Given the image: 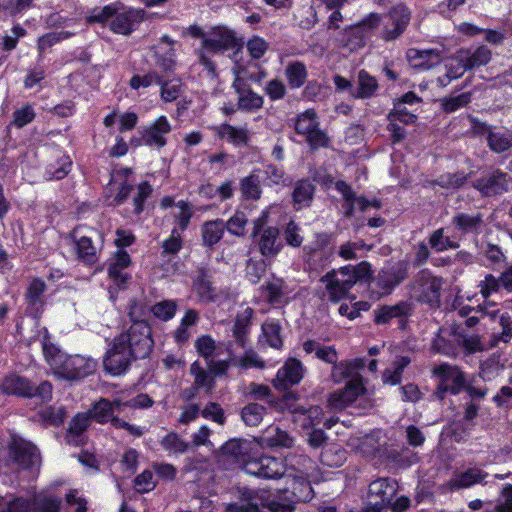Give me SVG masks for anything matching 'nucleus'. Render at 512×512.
I'll return each mask as SVG.
<instances>
[{
	"label": "nucleus",
	"instance_id": "1",
	"mask_svg": "<svg viewBox=\"0 0 512 512\" xmlns=\"http://www.w3.org/2000/svg\"><path fill=\"white\" fill-rule=\"evenodd\" d=\"M140 334L139 339L123 332L114 338L103 361L108 373L114 376L121 375L134 360L144 359L150 355L154 342H149L144 334Z\"/></svg>",
	"mask_w": 512,
	"mask_h": 512
},
{
	"label": "nucleus",
	"instance_id": "2",
	"mask_svg": "<svg viewBox=\"0 0 512 512\" xmlns=\"http://www.w3.org/2000/svg\"><path fill=\"white\" fill-rule=\"evenodd\" d=\"M237 46L236 34L233 30L225 26H215L207 32L200 48L196 51L199 63L208 71L215 75L216 66L211 59L212 55L223 54L234 49Z\"/></svg>",
	"mask_w": 512,
	"mask_h": 512
},
{
	"label": "nucleus",
	"instance_id": "3",
	"mask_svg": "<svg viewBox=\"0 0 512 512\" xmlns=\"http://www.w3.org/2000/svg\"><path fill=\"white\" fill-rule=\"evenodd\" d=\"M239 502L229 503L227 512H260V507H267L271 512H293L291 503H281L271 500L269 493L264 489L249 487L238 488Z\"/></svg>",
	"mask_w": 512,
	"mask_h": 512
},
{
	"label": "nucleus",
	"instance_id": "4",
	"mask_svg": "<svg viewBox=\"0 0 512 512\" xmlns=\"http://www.w3.org/2000/svg\"><path fill=\"white\" fill-rule=\"evenodd\" d=\"M431 373L437 379V387L432 396L438 401H443L447 393L460 394L468 379L467 374L458 365L450 363L435 365Z\"/></svg>",
	"mask_w": 512,
	"mask_h": 512
},
{
	"label": "nucleus",
	"instance_id": "5",
	"mask_svg": "<svg viewBox=\"0 0 512 512\" xmlns=\"http://www.w3.org/2000/svg\"><path fill=\"white\" fill-rule=\"evenodd\" d=\"M54 374L67 380H78L92 374L97 366L96 361L82 355L68 356L64 354L61 361H54Z\"/></svg>",
	"mask_w": 512,
	"mask_h": 512
},
{
	"label": "nucleus",
	"instance_id": "6",
	"mask_svg": "<svg viewBox=\"0 0 512 512\" xmlns=\"http://www.w3.org/2000/svg\"><path fill=\"white\" fill-rule=\"evenodd\" d=\"M144 18L145 11L143 9L125 7L116 3L109 29L115 34L129 36L144 21Z\"/></svg>",
	"mask_w": 512,
	"mask_h": 512
},
{
	"label": "nucleus",
	"instance_id": "7",
	"mask_svg": "<svg viewBox=\"0 0 512 512\" xmlns=\"http://www.w3.org/2000/svg\"><path fill=\"white\" fill-rule=\"evenodd\" d=\"M267 215L263 214L258 217L254 222L252 235L259 237L258 246L261 254L264 257H275L283 248V243L279 238V230L276 227L264 228Z\"/></svg>",
	"mask_w": 512,
	"mask_h": 512
},
{
	"label": "nucleus",
	"instance_id": "8",
	"mask_svg": "<svg viewBox=\"0 0 512 512\" xmlns=\"http://www.w3.org/2000/svg\"><path fill=\"white\" fill-rule=\"evenodd\" d=\"M150 313L151 307L144 299H131L128 304V317L131 321V326L124 333L138 339L141 335L140 333H142L149 342H154L151 327L147 321Z\"/></svg>",
	"mask_w": 512,
	"mask_h": 512
},
{
	"label": "nucleus",
	"instance_id": "9",
	"mask_svg": "<svg viewBox=\"0 0 512 512\" xmlns=\"http://www.w3.org/2000/svg\"><path fill=\"white\" fill-rule=\"evenodd\" d=\"M410 19L411 13L405 5L399 4L394 6L383 17V28L380 38L386 42L396 40L406 30Z\"/></svg>",
	"mask_w": 512,
	"mask_h": 512
},
{
	"label": "nucleus",
	"instance_id": "10",
	"mask_svg": "<svg viewBox=\"0 0 512 512\" xmlns=\"http://www.w3.org/2000/svg\"><path fill=\"white\" fill-rule=\"evenodd\" d=\"M295 131L304 135L312 148L325 147L328 143L326 134L319 129L316 112L308 109L300 114L295 121Z\"/></svg>",
	"mask_w": 512,
	"mask_h": 512
},
{
	"label": "nucleus",
	"instance_id": "11",
	"mask_svg": "<svg viewBox=\"0 0 512 512\" xmlns=\"http://www.w3.org/2000/svg\"><path fill=\"white\" fill-rule=\"evenodd\" d=\"M510 176L500 169L484 173L472 183L482 197H496L508 191Z\"/></svg>",
	"mask_w": 512,
	"mask_h": 512
},
{
	"label": "nucleus",
	"instance_id": "12",
	"mask_svg": "<svg viewBox=\"0 0 512 512\" xmlns=\"http://www.w3.org/2000/svg\"><path fill=\"white\" fill-rule=\"evenodd\" d=\"M442 288V279L432 276L427 271H422L416 277L412 293L413 296L420 302H425L431 306L439 305L440 291Z\"/></svg>",
	"mask_w": 512,
	"mask_h": 512
},
{
	"label": "nucleus",
	"instance_id": "13",
	"mask_svg": "<svg viewBox=\"0 0 512 512\" xmlns=\"http://www.w3.org/2000/svg\"><path fill=\"white\" fill-rule=\"evenodd\" d=\"M353 278L348 268L341 267L324 275L320 281L325 283L326 293L331 301L337 302L343 299L354 286Z\"/></svg>",
	"mask_w": 512,
	"mask_h": 512
},
{
	"label": "nucleus",
	"instance_id": "14",
	"mask_svg": "<svg viewBox=\"0 0 512 512\" xmlns=\"http://www.w3.org/2000/svg\"><path fill=\"white\" fill-rule=\"evenodd\" d=\"M398 483L396 480L388 477H381L372 481L368 486L367 499L368 502L382 505L387 509L398 491Z\"/></svg>",
	"mask_w": 512,
	"mask_h": 512
},
{
	"label": "nucleus",
	"instance_id": "15",
	"mask_svg": "<svg viewBox=\"0 0 512 512\" xmlns=\"http://www.w3.org/2000/svg\"><path fill=\"white\" fill-rule=\"evenodd\" d=\"M364 391L361 378H352L343 389L330 395L328 404L333 410H343L361 397Z\"/></svg>",
	"mask_w": 512,
	"mask_h": 512
},
{
	"label": "nucleus",
	"instance_id": "16",
	"mask_svg": "<svg viewBox=\"0 0 512 512\" xmlns=\"http://www.w3.org/2000/svg\"><path fill=\"white\" fill-rule=\"evenodd\" d=\"M172 126L165 116H159L154 122L144 127L141 139L145 145L162 148L167 144L166 136L171 132Z\"/></svg>",
	"mask_w": 512,
	"mask_h": 512
},
{
	"label": "nucleus",
	"instance_id": "17",
	"mask_svg": "<svg viewBox=\"0 0 512 512\" xmlns=\"http://www.w3.org/2000/svg\"><path fill=\"white\" fill-rule=\"evenodd\" d=\"M304 375V367L302 363L295 359H288L284 365L278 370L273 380L274 387L279 391H284L289 387L298 384Z\"/></svg>",
	"mask_w": 512,
	"mask_h": 512
},
{
	"label": "nucleus",
	"instance_id": "18",
	"mask_svg": "<svg viewBox=\"0 0 512 512\" xmlns=\"http://www.w3.org/2000/svg\"><path fill=\"white\" fill-rule=\"evenodd\" d=\"M491 50L486 46L478 47L472 54L461 55L457 64L456 71L452 69L446 74V78L451 80L462 75L466 70L486 65L491 59Z\"/></svg>",
	"mask_w": 512,
	"mask_h": 512
},
{
	"label": "nucleus",
	"instance_id": "19",
	"mask_svg": "<svg viewBox=\"0 0 512 512\" xmlns=\"http://www.w3.org/2000/svg\"><path fill=\"white\" fill-rule=\"evenodd\" d=\"M449 335L455 338L458 349L462 348L466 356L484 352L487 349L479 334L470 333L461 326L453 327Z\"/></svg>",
	"mask_w": 512,
	"mask_h": 512
},
{
	"label": "nucleus",
	"instance_id": "20",
	"mask_svg": "<svg viewBox=\"0 0 512 512\" xmlns=\"http://www.w3.org/2000/svg\"><path fill=\"white\" fill-rule=\"evenodd\" d=\"M76 239V249L78 258L87 264H93L97 261V248L93 245V236L97 235L94 229H87V233H83L82 228L74 230Z\"/></svg>",
	"mask_w": 512,
	"mask_h": 512
},
{
	"label": "nucleus",
	"instance_id": "21",
	"mask_svg": "<svg viewBox=\"0 0 512 512\" xmlns=\"http://www.w3.org/2000/svg\"><path fill=\"white\" fill-rule=\"evenodd\" d=\"M452 225L461 234H475L482 232L484 227V216L480 212L476 213H455L451 219Z\"/></svg>",
	"mask_w": 512,
	"mask_h": 512
},
{
	"label": "nucleus",
	"instance_id": "22",
	"mask_svg": "<svg viewBox=\"0 0 512 512\" xmlns=\"http://www.w3.org/2000/svg\"><path fill=\"white\" fill-rule=\"evenodd\" d=\"M121 405L122 403L120 401H114L112 403L107 399H101L93 406L89 415L91 419L99 423L111 421L115 427H125L128 426L127 423L113 416L116 409L118 411L120 410Z\"/></svg>",
	"mask_w": 512,
	"mask_h": 512
},
{
	"label": "nucleus",
	"instance_id": "23",
	"mask_svg": "<svg viewBox=\"0 0 512 512\" xmlns=\"http://www.w3.org/2000/svg\"><path fill=\"white\" fill-rule=\"evenodd\" d=\"M413 306L408 301H401L395 305H385L374 310V321L376 324L385 325L392 319H405L411 315Z\"/></svg>",
	"mask_w": 512,
	"mask_h": 512
},
{
	"label": "nucleus",
	"instance_id": "24",
	"mask_svg": "<svg viewBox=\"0 0 512 512\" xmlns=\"http://www.w3.org/2000/svg\"><path fill=\"white\" fill-rule=\"evenodd\" d=\"M405 277L406 271L401 267L381 270L374 282L375 286L378 288L377 293L379 295L389 294L395 286L405 279Z\"/></svg>",
	"mask_w": 512,
	"mask_h": 512
},
{
	"label": "nucleus",
	"instance_id": "25",
	"mask_svg": "<svg viewBox=\"0 0 512 512\" xmlns=\"http://www.w3.org/2000/svg\"><path fill=\"white\" fill-rule=\"evenodd\" d=\"M248 465L251 473L264 478H277L283 474L282 462L275 457L262 456Z\"/></svg>",
	"mask_w": 512,
	"mask_h": 512
},
{
	"label": "nucleus",
	"instance_id": "26",
	"mask_svg": "<svg viewBox=\"0 0 512 512\" xmlns=\"http://www.w3.org/2000/svg\"><path fill=\"white\" fill-rule=\"evenodd\" d=\"M232 87L238 94V108L243 110H256L263 106V97L252 91L246 83L234 79Z\"/></svg>",
	"mask_w": 512,
	"mask_h": 512
},
{
	"label": "nucleus",
	"instance_id": "27",
	"mask_svg": "<svg viewBox=\"0 0 512 512\" xmlns=\"http://www.w3.org/2000/svg\"><path fill=\"white\" fill-rule=\"evenodd\" d=\"M1 390L9 395L31 398L33 394V384L25 377L12 374L2 381Z\"/></svg>",
	"mask_w": 512,
	"mask_h": 512
},
{
	"label": "nucleus",
	"instance_id": "28",
	"mask_svg": "<svg viewBox=\"0 0 512 512\" xmlns=\"http://www.w3.org/2000/svg\"><path fill=\"white\" fill-rule=\"evenodd\" d=\"M253 314V309L246 307L236 315L233 326V337L235 338L236 343L241 347L246 346Z\"/></svg>",
	"mask_w": 512,
	"mask_h": 512
},
{
	"label": "nucleus",
	"instance_id": "29",
	"mask_svg": "<svg viewBox=\"0 0 512 512\" xmlns=\"http://www.w3.org/2000/svg\"><path fill=\"white\" fill-rule=\"evenodd\" d=\"M315 186L306 179L296 182L292 192L293 205L297 210L309 207L313 201Z\"/></svg>",
	"mask_w": 512,
	"mask_h": 512
},
{
	"label": "nucleus",
	"instance_id": "30",
	"mask_svg": "<svg viewBox=\"0 0 512 512\" xmlns=\"http://www.w3.org/2000/svg\"><path fill=\"white\" fill-rule=\"evenodd\" d=\"M90 420L91 417L89 413H79L72 419L67 434L69 444L76 446H83L86 444L83 433L88 428Z\"/></svg>",
	"mask_w": 512,
	"mask_h": 512
},
{
	"label": "nucleus",
	"instance_id": "31",
	"mask_svg": "<svg viewBox=\"0 0 512 512\" xmlns=\"http://www.w3.org/2000/svg\"><path fill=\"white\" fill-rule=\"evenodd\" d=\"M217 135L228 142L240 146L247 145L249 141L248 130L244 127H235L230 124H221L216 129Z\"/></svg>",
	"mask_w": 512,
	"mask_h": 512
},
{
	"label": "nucleus",
	"instance_id": "32",
	"mask_svg": "<svg viewBox=\"0 0 512 512\" xmlns=\"http://www.w3.org/2000/svg\"><path fill=\"white\" fill-rule=\"evenodd\" d=\"M503 370L504 364L501 362V356L494 353L480 363L478 377L485 382L492 381L497 378Z\"/></svg>",
	"mask_w": 512,
	"mask_h": 512
},
{
	"label": "nucleus",
	"instance_id": "33",
	"mask_svg": "<svg viewBox=\"0 0 512 512\" xmlns=\"http://www.w3.org/2000/svg\"><path fill=\"white\" fill-rule=\"evenodd\" d=\"M225 231L223 220L217 219L205 222L201 227L202 241L205 246L212 247L217 244Z\"/></svg>",
	"mask_w": 512,
	"mask_h": 512
},
{
	"label": "nucleus",
	"instance_id": "34",
	"mask_svg": "<svg viewBox=\"0 0 512 512\" xmlns=\"http://www.w3.org/2000/svg\"><path fill=\"white\" fill-rule=\"evenodd\" d=\"M444 332L443 329H440L439 333L433 338L431 350L437 354L456 358L458 356V345L455 342V338L453 337V340H450L444 335Z\"/></svg>",
	"mask_w": 512,
	"mask_h": 512
},
{
	"label": "nucleus",
	"instance_id": "35",
	"mask_svg": "<svg viewBox=\"0 0 512 512\" xmlns=\"http://www.w3.org/2000/svg\"><path fill=\"white\" fill-rule=\"evenodd\" d=\"M336 189L342 194L345 202L354 201L356 207L361 211H365L368 207L373 206L376 208L380 207V203L377 200L369 201L365 197H358L356 193L352 190L351 186L348 185L345 181H337L335 184Z\"/></svg>",
	"mask_w": 512,
	"mask_h": 512
},
{
	"label": "nucleus",
	"instance_id": "36",
	"mask_svg": "<svg viewBox=\"0 0 512 512\" xmlns=\"http://www.w3.org/2000/svg\"><path fill=\"white\" fill-rule=\"evenodd\" d=\"M303 350L307 354L315 353L318 359L329 363L335 364L338 359L337 352L333 346H323L314 340H308L303 343Z\"/></svg>",
	"mask_w": 512,
	"mask_h": 512
},
{
	"label": "nucleus",
	"instance_id": "37",
	"mask_svg": "<svg viewBox=\"0 0 512 512\" xmlns=\"http://www.w3.org/2000/svg\"><path fill=\"white\" fill-rule=\"evenodd\" d=\"M285 76L291 88H300L308 76L306 65L301 61L289 62L285 67Z\"/></svg>",
	"mask_w": 512,
	"mask_h": 512
},
{
	"label": "nucleus",
	"instance_id": "38",
	"mask_svg": "<svg viewBox=\"0 0 512 512\" xmlns=\"http://www.w3.org/2000/svg\"><path fill=\"white\" fill-rule=\"evenodd\" d=\"M381 452L380 456H385L394 468H404L417 461V456L413 450H376Z\"/></svg>",
	"mask_w": 512,
	"mask_h": 512
},
{
	"label": "nucleus",
	"instance_id": "39",
	"mask_svg": "<svg viewBox=\"0 0 512 512\" xmlns=\"http://www.w3.org/2000/svg\"><path fill=\"white\" fill-rule=\"evenodd\" d=\"M9 460L21 469H30L40 463L36 450H9Z\"/></svg>",
	"mask_w": 512,
	"mask_h": 512
},
{
	"label": "nucleus",
	"instance_id": "40",
	"mask_svg": "<svg viewBox=\"0 0 512 512\" xmlns=\"http://www.w3.org/2000/svg\"><path fill=\"white\" fill-rule=\"evenodd\" d=\"M152 187L148 182H141L134 186L133 192L130 196L131 208H128L129 213L139 215L143 212V204L145 200L151 195Z\"/></svg>",
	"mask_w": 512,
	"mask_h": 512
},
{
	"label": "nucleus",
	"instance_id": "41",
	"mask_svg": "<svg viewBox=\"0 0 512 512\" xmlns=\"http://www.w3.org/2000/svg\"><path fill=\"white\" fill-rule=\"evenodd\" d=\"M281 326L275 320H267L262 324V335L260 342H265L272 348L279 349L283 341L280 335Z\"/></svg>",
	"mask_w": 512,
	"mask_h": 512
},
{
	"label": "nucleus",
	"instance_id": "42",
	"mask_svg": "<svg viewBox=\"0 0 512 512\" xmlns=\"http://www.w3.org/2000/svg\"><path fill=\"white\" fill-rule=\"evenodd\" d=\"M378 89V82L375 77L365 70L358 72V87L352 95L356 98L366 99L372 97Z\"/></svg>",
	"mask_w": 512,
	"mask_h": 512
},
{
	"label": "nucleus",
	"instance_id": "43",
	"mask_svg": "<svg viewBox=\"0 0 512 512\" xmlns=\"http://www.w3.org/2000/svg\"><path fill=\"white\" fill-rule=\"evenodd\" d=\"M428 244L435 252H444L449 249L459 248V243L452 240L449 236H446L445 229L442 227L434 230L430 234Z\"/></svg>",
	"mask_w": 512,
	"mask_h": 512
},
{
	"label": "nucleus",
	"instance_id": "44",
	"mask_svg": "<svg viewBox=\"0 0 512 512\" xmlns=\"http://www.w3.org/2000/svg\"><path fill=\"white\" fill-rule=\"evenodd\" d=\"M487 144L495 153H502L512 147V133L509 131H492L487 136Z\"/></svg>",
	"mask_w": 512,
	"mask_h": 512
},
{
	"label": "nucleus",
	"instance_id": "45",
	"mask_svg": "<svg viewBox=\"0 0 512 512\" xmlns=\"http://www.w3.org/2000/svg\"><path fill=\"white\" fill-rule=\"evenodd\" d=\"M194 289L202 300H213L214 288L211 277L204 269H200L193 281Z\"/></svg>",
	"mask_w": 512,
	"mask_h": 512
},
{
	"label": "nucleus",
	"instance_id": "46",
	"mask_svg": "<svg viewBox=\"0 0 512 512\" xmlns=\"http://www.w3.org/2000/svg\"><path fill=\"white\" fill-rule=\"evenodd\" d=\"M486 474H482V472L478 469H469L450 481V486L452 489H462L468 488L476 483H480Z\"/></svg>",
	"mask_w": 512,
	"mask_h": 512
},
{
	"label": "nucleus",
	"instance_id": "47",
	"mask_svg": "<svg viewBox=\"0 0 512 512\" xmlns=\"http://www.w3.org/2000/svg\"><path fill=\"white\" fill-rule=\"evenodd\" d=\"M410 363L408 357H400L397 359L393 366L384 370L382 374V381L384 384L397 385L401 382L403 370Z\"/></svg>",
	"mask_w": 512,
	"mask_h": 512
},
{
	"label": "nucleus",
	"instance_id": "48",
	"mask_svg": "<svg viewBox=\"0 0 512 512\" xmlns=\"http://www.w3.org/2000/svg\"><path fill=\"white\" fill-rule=\"evenodd\" d=\"M365 37L362 27L356 24L344 30L341 43L352 51L364 46Z\"/></svg>",
	"mask_w": 512,
	"mask_h": 512
},
{
	"label": "nucleus",
	"instance_id": "49",
	"mask_svg": "<svg viewBox=\"0 0 512 512\" xmlns=\"http://www.w3.org/2000/svg\"><path fill=\"white\" fill-rule=\"evenodd\" d=\"M290 488L297 501H309L314 496L310 482L302 476L293 477Z\"/></svg>",
	"mask_w": 512,
	"mask_h": 512
},
{
	"label": "nucleus",
	"instance_id": "50",
	"mask_svg": "<svg viewBox=\"0 0 512 512\" xmlns=\"http://www.w3.org/2000/svg\"><path fill=\"white\" fill-rule=\"evenodd\" d=\"M263 289L270 303H280L287 293V285L284 280L280 278L271 279L263 286Z\"/></svg>",
	"mask_w": 512,
	"mask_h": 512
},
{
	"label": "nucleus",
	"instance_id": "51",
	"mask_svg": "<svg viewBox=\"0 0 512 512\" xmlns=\"http://www.w3.org/2000/svg\"><path fill=\"white\" fill-rule=\"evenodd\" d=\"M240 191L245 199L258 200L261 197L259 177L252 173L243 178L240 182Z\"/></svg>",
	"mask_w": 512,
	"mask_h": 512
},
{
	"label": "nucleus",
	"instance_id": "52",
	"mask_svg": "<svg viewBox=\"0 0 512 512\" xmlns=\"http://www.w3.org/2000/svg\"><path fill=\"white\" fill-rule=\"evenodd\" d=\"M294 18L302 29H311L317 23V12L312 5L304 4L299 7Z\"/></svg>",
	"mask_w": 512,
	"mask_h": 512
},
{
	"label": "nucleus",
	"instance_id": "53",
	"mask_svg": "<svg viewBox=\"0 0 512 512\" xmlns=\"http://www.w3.org/2000/svg\"><path fill=\"white\" fill-rule=\"evenodd\" d=\"M190 374L194 377L195 386L204 388L207 392L212 391L214 379L197 361L190 366Z\"/></svg>",
	"mask_w": 512,
	"mask_h": 512
},
{
	"label": "nucleus",
	"instance_id": "54",
	"mask_svg": "<svg viewBox=\"0 0 512 512\" xmlns=\"http://www.w3.org/2000/svg\"><path fill=\"white\" fill-rule=\"evenodd\" d=\"M116 3L108 4L102 8L92 9L86 16V22L88 24L99 23L101 25H108L112 20L113 13L115 10Z\"/></svg>",
	"mask_w": 512,
	"mask_h": 512
},
{
	"label": "nucleus",
	"instance_id": "55",
	"mask_svg": "<svg viewBox=\"0 0 512 512\" xmlns=\"http://www.w3.org/2000/svg\"><path fill=\"white\" fill-rule=\"evenodd\" d=\"M177 311V303L174 300H163L151 306V313L162 321L171 320Z\"/></svg>",
	"mask_w": 512,
	"mask_h": 512
},
{
	"label": "nucleus",
	"instance_id": "56",
	"mask_svg": "<svg viewBox=\"0 0 512 512\" xmlns=\"http://www.w3.org/2000/svg\"><path fill=\"white\" fill-rule=\"evenodd\" d=\"M319 459L322 465L337 468L347 460V450H321Z\"/></svg>",
	"mask_w": 512,
	"mask_h": 512
},
{
	"label": "nucleus",
	"instance_id": "57",
	"mask_svg": "<svg viewBox=\"0 0 512 512\" xmlns=\"http://www.w3.org/2000/svg\"><path fill=\"white\" fill-rule=\"evenodd\" d=\"M499 325L502 331L493 336L491 346H496L499 342L509 343L512 338V317L508 313L499 316Z\"/></svg>",
	"mask_w": 512,
	"mask_h": 512
},
{
	"label": "nucleus",
	"instance_id": "58",
	"mask_svg": "<svg viewBox=\"0 0 512 512\" xmlns=\"http://www.w3.org/2000/svg\"><path fill=\"white\" fill-rule=\"evenodd\" d=\"M265 408L257 403H251L242 409V419L249 426H257L263 419Z\"/></svg>",
	"mask_w": 512,
	"mask_h": 512
},
{
	"label": "nucleus",
	"instance_id": "59",
	"mask_svg": "<svg viewBox=\"0 0 512 512\" xmlns=\"http://www.w3.org/2000/svg\"><path fill=\"white\" fill-rule=\"evenodd\" d=\"M161 86V99L165 102L175 101L182 93V83L179 80L163 81Z\"/></svg>",
	"mask_w": 512,
	"mask_h": 512
},
{
	"label": "nucleus",
	"instance_id": "60",
	"mask_svg": "<svg viewBox=\"0 0 512 512\" xmlns=\"http://www.w3.org/2000/svg\"><path fill=\"white\" fill-rule=\"evenodd\" d=\"M248 223L247 216L242 211H237L226 223L225 229L235 236H243L245 234V227Z\"/></svg>",
	"mask_w": 512,
	"mask_h": 512
},
{
	"label": "nucleus",
	"instance_id": "61",
	"mask_svg": "<svg viewBox=\"0 0 512 512\" xmlns=\"http://www.w3.org/2000/svg\"><path fill=\"white\" fill-rule=\"evenodd\" d=\"M470 101L471 93L466 92L455 97L443 98L441 100V106L446 113H452L461 107H465Z\"/></svg>",
	"mask_w": 512,
	"mask_h": 512
},
{
	"label": "nucleus",
	"instance_id": "62",
	"mask_svg": "<svg viewBox=\"0 0 512 512\" xmlns=\"http://www.w3.org/2000/svg\"><path fill=\"white\" fill-rule=\"evenodd\" d=\"M480 293L484 298H489L492 294L500 292L502 289L500 277L493 274H486L484 279L478 285Z\"/></svg>",
	"mask_w": 512,
	"mask_h": 512
},
{
	"label": "nucleus",
	"instance_id": "63",
	"mask_svg": "<svg viewBox=\"0 0 512 512\" xmlns=\"http://www.w3.org/2000/svg\"><path fill=\"white\" fill-rule=\"evenodd\" d=\"M463 391L469 396L470 401L477 402L486 397L488 388L485 385L478 384L477 377L473 376L470 380L467 379Z\"/></svg>",
	"mask_w": 512,
	"mask_h": 512
},
{
	"label": "nucleus",
	"instance_id": "64",
	"mask_svg": "<svg viewBox=\"0 0 512 512\" xmlns=\"http://www.w3.org/2000/svg\"><path fill=\"white\" fill-rule=\"evenodd\" d=\"M283 235L286 243L291 247L297 248L300 247L303 243L301 228L293 220L289 221V223L286 225Z\"/></svg>",
	"mask_w": 512,
	"mask_h": 512
}]
</instances>
